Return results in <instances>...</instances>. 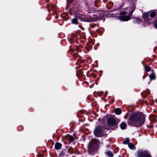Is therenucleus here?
Masks as SVG:
<instances>
[{
	"mask_svg": "<svg viewBox=\"0 0 157 157\" xmlns=\"http://www.w3.org/2000/svg\"><path fill=\"white\" fill-rule=\"evenodd\" d=\"M107 123L108 125L110 128H112V127L113 126L115 127L117 126L116 121L115 119L113 118H110L107 121Z\"/></svg>",
	"mask_w": 157,
	"mask_h": 157,
	"instance_id": "obj_5",
	"label": "nucleus"
},
{
	"mask_svg": "<svg viewBox=\"0 0 157 157\" xmlns=\"http://www.w3.org/2000/svg\"><path fill=\"white\" fill-rule=\"evenodd\" d=\"M128 146L131 149H133L135 146L132 143L129 144H128Z\"/></svg>",
	"mask_w": 157,
	"mask_h": 157,
	"instance_id": "obj_17",
	"label": "nucleus"
},
{
	"mask_svg": "<svg viewBox=\"0 0 157 157\" xmlns=\"http://www.w3.org/2000/svg\"><path fill=\"white\" fill-rule=\"evenodd\" d=\"M154 25L155 27L157 29V21L154 23Z\"/></svg>",
	"mask_w": 157,
	"mask_h": 157,
	"instance_id": "obj_22",
	"label": "nucleus"
},
{
	"mask_svg": "<svg viewBox=\"0 0 157 157\" xmlns=\"http://www.w3.org/2000/svg\"><path fill=\"white\" fill-rule=\"evenodd\" d=\"M115 112L116 114L119 115L121 114V110L119 108H117L115 110Z\"/></svg>",
	"mask_w": 157,
	"mask_h": 157,
	"instance_id": "obj_11",
	"label": "nucleus"
},
{
	"mask_svg": "<svg viewBox=\"0 0 157 157\" xmlns=\"http://www.w3.org/2000/svg\"><path fill=\"white\" fill-rule=\"evenodd\" d=\"M106 155L109 157H112L113 156V154L112 152L109 151H107L106 152Z\"/></svg>",
	"mask_w": 157,
	"mask_h": 157,
	"instance_id": "obj_14",
	"label": "nucleus"
},
{
	"mask_svg": "<svg viewBox=\"0 0 157 157\" xmlns=\"http://www.w3.org/2000/svg\"><path fill=\"white\" fill-rule=\"evenodd\" d=\"M99 144V142L98 140L96 139H91L88 146L89 151H95Z\"/></svg>",
	"mask_w": 157,
	"mask_h": 157,
	"instance_id": "obj_3",
	"label": "nucleus"
},
{
	"mask_svg": "<svg viewBox=\"0 0 157 157\" xmlns=\"http://www.w3.org/2000/svg\"><path fill=\"white\" fill-rule=\"evenodd\" d=\"M120 127L121 129H125L127 126V124L124 122H122L120 124Z\"/></svg>",
	"mask_w": 157,
	"mask_h": 157,
	"instance_id": "obj_10",
	"label": "nucleus"
},
{
	"mask_svg": "<svg viewBox=\"0 0 157 157\" xmlns=\"http://www.w3.org/2000/svg\"><path fill=\"white\" fill-rule=\"evenodd\" d=\"M146 71H149L151 70V68L150 67L147 66L146 67Z\"/></svg>",
	"mask_w": 157,
	"mask_h": 157,
	"instance_id": "obj_19",
	"label": "nucleus"
},
{
	"mask_svg": "<svg viewBox=\"0 0 157 157\" xmlns=\"http://www.w3.org/2000/svg\"><path fill=\"white\" fill-rule=\"evenodd\" d=\"M129 119L136 126H140L143 125L144 121L143 115L140 113H136L130 116Z\"/></svg>",
	"mask_w": 157,
	"mask_h": 157,
	"instance_id": "obj_1",
	"label": "nucleus"
},
{
	"mask_svg": "<svg viewBox=\"0 0 157 157\" xmlns=\"http://www.w3.org/2000/svg\"><path fill=\"white\" fill-rule=\"evenodd\" d=\"M149 77L151 80H154L155 78V76L154 73L150 75Z\"/></svg>",
	"mask_w": 157,
	"mask_h": 157,
	"instance_id": "obj_12",
	"label": "nucleus"
},
{
	"mask_svg": "<svg viewBox=\"0 0 157 157\" xmlns=\"http://www.w3.org/2000/svg\"><path fill=\"white\" fill-rule=\"evenodd\" d=\"M78 23V21L77 18H75L73 19L72 20V23L75 24H77Z\"/></svg>",
	"mask_w": 157,
	"mask_h": 157,
	"instance_id": "obj_13",
	"label": "nucleus"
},
{
	"mask_svg": "<svg viewBox=\"0 0 157 157\" xmlns=\"http://www.w3.org/2000/svg\"><path fill=\"white\" fill-rule=\"evenodd\" d=\"M78 17L81 21L90 22L91 21V20L90 19L88 18L85 16L82 15H80Z\"/></svg>",
	"mask_w": 157,
	"mask_h": 157,
	"instance_id": "obj_7",
	"label": "nucleus"
},
{
	"mask_svg": "<svg viewBox=\"0 0 157 157\" xmlns=\"http://www.w3.org/2000/svg\"><path fill=\"white\" fill-rule=\"evenodd\" d=\"M124 117V118H125V119H126V117H125V116Z\"/></svg>",
	"mask_w": 157,
	"mask_h": 157,
	"instance_id": "obj_24",
	"label": "nucleus"
},
{
	"mask_svg": "<svg viewBox=\"0 0 157 157\" xmlns=\"http://www.w3.org/2000/svg\"><path fill=\"white\" fill-rule=\"evenodd\" d=\"M148 15V13L147 12L143 13L142 17L144 20L145 21H146L147 19V17Z\"/></svg>",
	"mask_w": 157,
	"mask_h": 157,
	"instance_id": "obj_9",
	"label": "nucleus"
},
{
	"mask_svg": "<svg viewBox=\"0 0 157 157\" xmlns=\"http://www.w3.org/2000/svg\"><path fill=\"white\" fill-rule=\"evenodd\" d=\"M135 5L132 4L130 7L126 8L125 11H123L120 13L119 19L123 21H127L129 20L131 18V17L129 16L126 15V13H128L129 15H131L135 10Z\"/></svg>",
	"mask_w": 157,
	"mask_h": 157,
	"instance_id": "obj_2",
	"label": "nucleus"
},
{
	"mask_svg": "<svg viewBox=\"0 0 157 157\" xmlns=\"http://www.w3.org/2000/svg\"><path fill=\"white\" fill-rule=\"evenodd\" d=\"M129 142V140L128 139H126L123 142V143L124 144H127Z\"/></svg>",
	"mask_w": 157,
	"mask_h": 157,
	"instance_id": "obj_18",
	"label": "nucleus"
},
{
	"mask_svg": "<svg viewBox=\"0 0 157 157\" xmlns=\"http://www.w3.org/2000/svg\"><path fill=\"white\" fill-rule=\"evenodd\" d=\"M137 22L138 23H140L141 21L140 19L139 18H137L136 19Z\"/></svg>",
	"mask_w": 157,
	"mask_h": 157,
	"instance_id": "obj_21",
	"label": "nucleus"
},
{
	"mask_svg": "<svg viewBox=\"0 0 157 157\" xmlns=\"http://www.w3.org/2000/svg\"><path fill=\"white\" fill-rule=\"evenodd\" d=\"M68 138L69 140L71 142H72L74 140L73 137L71 136H69Z\"/></svg>",
	"mask_w": 157,
	"mask_h": 157,
	"instance_id": "obj_16",
	"label": "nucleus"
},
{
	"mask_svg": "<svg viewBox=\"0 0 157 157\" xmlns=\"http://www.w3.org/2000/svg\"><path fill=\"white\" fill-rule=\"evenodd\" d=\"M62 147V144L59 143H56L55 145V148L56 150L60 149Z\"/></svg>",
	"mask_w": 157,
	"mask_h": 157,
	"instance_id": "obj_8",
	"label": "nucleus"
},
{
	"mask_svg": "<svg viewBox=\"0 0 157 157\" xmlns=\"http://www.w3.org/2000/svg\"><path fill=\"white\" fill-rule=\"evenodd\" d=\"M156 13L155 12H152L150 13V16L151 17H154L156 16Z\"/></svg>",
	"mask_w": 157,
	"mask_h": 157,
	"instance_id": "obj_15",
	"label": "nucleus"
},
{
	"mask_svg": "<svg viewBox=\"0 0 157 157\" xmlns=\"http://www.w3.org/2000/svg\"><path fill=\"white\" fill-rule=\"evenodd\" d=\"M89 42L93 43V42L92 41V40H91Z\"/></svg>",
	"mask_w": 157,
	"mask_h": 157,
	"instance_id": "obj_23",
	"label": "nucleus"
},
{
	"mask_svg": "<svg viewBox=\"0 0 157 157\" xmlns=\"http://www.w3.org/2000/svg\"><path fill=\"white\" fill-rule=\"evenodd\" d=\"M94 133L95 135L97 136L101 137L103 136V131L100 127H98L96 128Z\"/></svg>",
	"mask_w": 157,
	"mask_h": 157,
	"instance_id": "obj_4",
	"label": "nucleus"
},
{
	"mask_svg": "<svg viewBox=\"0 0 157 157\" xmlns=\"http://www.w3.org/2000/svg\"><path fill=\"white\" fill-rule=\"evenodd\" d=\"M108 4H109V7L111 8L113 6V4L112 2H109L107 4V5H108Z\"/></svg>",
	"mask_w": 157,
	"mask_h": 157,
	"instance_id": "obj_20",
	"label": "nucleus"
},
{
	"mask_svg": "<svg viewBox=\"0 0 157 157\" xmlns=\"http://www.w3.org/2000/svg\"><path fill=\"white\" fill-rule=\"evenodd\" d=\"M138 157H151L145 151H140L138 154Z\"/></svg>",
	"mask_w": 157,
	"mask_h": 157,
	"instance_id": "obj_6",
	"label": "nucleus"
}]
</instances>
